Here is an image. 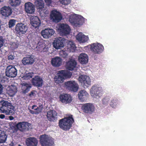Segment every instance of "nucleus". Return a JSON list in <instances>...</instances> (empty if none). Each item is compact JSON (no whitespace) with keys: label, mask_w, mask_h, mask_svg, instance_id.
Listing matches in <instances>:
<instances>
[{"label":"nucleus","mask_w":146,"mask_h":146,"mask_svg":"<svg viewBox=\"0 0 146 146\" xmlns=\"http://www.w3.org/2000/svg\"><path fill=\"white\" fill-rule=\"evenodd\" d=\"M58 74H60L64 78H69L71 77L72 73L67 70H61L58 71Z\"/></svg>","instance_id":"obj_28"},{"label":"nucleus","mask_w":146,"mask_h":146,"mask_svg":"<svg viewBox=\"0 0 146 146\" xmlns=\"http://www.w3.org/2000/svg\"><path fill=\"white\" fill-rule=\"evenodd\" d=\"M4 40L1 36H0V48L2 47L3 44Z\"/></svg>","instance_id":"obj_47"},{"label":"nucleus","mask_w":146,"mask_h":146,"mask_svg":"<svg viewBox=\"0 0 146 146\" xmlns=\"http://www.w3.org/2000/svg\"><path fill=\"white\" fill-rule=\"evenodd\" d=\"M91 50L94 54H100L102 52L104 46L100 44L93 43L91 45Z\"/></svg>","instance_id":"obj_12"},{"label":"nucleus","mask_w":146,"mask_h":146,"mask_svg":"<svg viewBox=\"0 0 146 146\" xmlns=\"http://www.w3.org/2000/svg\"><path fill=\"white\" fill-rule=\"evenodd\" d=\"M76 38L80 42L84 43L87 42L88 39V37L83 35L81 33H79L76 36Z\"/></svg>","instance_id":"obj_27"},{"label":"nucleus","mask_w":146,"mask_h":146,"mask_svg":"<svg viewBox=\"0 0 146 146\" xmlns=\"http://www.w3.org/2000/svg\"><path fill=\"white\" fill-rule=\"evenodd\" d=\"M67 89L73 92H77L79 88L78 84L74 80H69L64 83Z\"/></svg>","instance_id":"obj_4"},{"label":"nucleus","mask_w":146,"mask_h":146,"mask_svg":"<svg viewBox=\"0 0 146 146\" xmlns=\"http://www.w3.org/2000/svg\"><path fill=\"white\" fill-rule=\"evenodd\" d=\"M5 116L3 114H1L0 115V118L1 119H3L5 117Z\"/></svg>","instance_id":"obj_55"},{"label":"nucleus","mask_w":146,"mask_h":146,"mask_svg":"<svg viewBox=\"0 0 146 146\" xmlns=\"http://www.w3.org/2000/svg\"><path fill=\"white\" fill-rule=\"evenodd\" d=\"M38 12L40 16L44 17L47 16L49 13V11L46 8L43 7V8L38 9Z\"/></svg>","instance_id":"obj_30"},{"label":"nucleus","mask_w":146,"mask_h":146,"mask_svg":"<svg viewBox=\"0 0 146 146\" xmlns=\"http://www.w3.org/2000/svg\"><path fill=\"white\" fill-rule=\"evenodd\" d=\"M45 3H46L48 5H50V4L51 3V0H44Z\"/></svg>","instance_id":"obj_51"},{"label":"nucleus","mask_w":146,"mask_h":146,"mask_svg":"<svg viewBox=\"0 0 146 146\" xmlns=\"http://www.w3.org/2000/svg\"><path fill=\"white\" fill-rule=\"evenodd\" d=\"M53 67H58L60 66L61 64H52Z\"/></svg>","instance_id":"obj_54"},{"label":"nucleus","mask_w":146,"mask_h":146,"mask_svg":"<svg viewBox=\"0 0 146 146\" xmlns=\"http://www.w3.org/2000/svg\"><path fill=\"white\" fill-rule=\"evenodd\" d=\"M62 60L60 57L56 56L52 58L51 64H61Z\"/></svg>","instance_id":"obj_35"},{"label":"nucleus","mask_w":146,"mask_h":146,"mask_svg":"<svg viewBox=\"0 0 146 146\" xmlns=\"http://www.w3.org/2000/svg\"><path fill=\"white\" fill-rule=\"evenodd\" d=\"M25 10L27 13L32 14L35 11V6L30 2H29L25 3Z\"/></svg>","instance_id":"obj_19"},{"label":"nucleus","mask_w":146,"mask_h":146,"mask_svg":"<svg viewBox=\"0 0 146 146\" xmlns=\"http://www.w3.org/2000/svg\"><path fill=\"white\" fill-rule=\"evenodd\" d=\"M42 110L40 107H37L36 110L35 111H36V114H39L42 111Z\"/></svg>","instance_id":"obj_48"},{"label":"nucleus","mask_w":146,"mask_h":146,"mask_svg":"<svg viewBox=\"0 0 146 146\" xmlns=\"http://www.w3.org/2000/svg\"><path fill=\"white\" fill-rule=\"evenodd\" d=\"M77 64H67L69 65L68 66H66V68L69 70L72 71L73 70H76L77 67H76V65ZM67 65V64H66Z\"/></svg>","instance_id":"obj_38"},{"label":"nucleus","mask_w":146,"mask_h":146,"mask_svg":"<svg viewBox=\"0 0 146 146\" xmlns=\"http://www.w3.org/2000/svg\"><path fill=\"white\" fill-rule=\"evenodd\" d=\"M55 32L53 29L48 28L42 30L41 32V34L44 38H47L50 37L54 34Z\"/></svg>","instance_id":"obj_16"},{"label":"nucleus","mask_w":146,"mask_h":146,"mask_svg":"<svg viewBox=\"0 0 146 146\" xmlns=\"http://www.w3.org/2000/svg\"><path fill=\"white\" fill-rule=\"evenodd\" d=\"M32 83L33 86L37 87H41L43 83L42 78L38 76H36L32 78Z\"/></svg>","instance_id":"obj_15"},{"label":"nucleus","mask_w":146,"mask_h":146,"mask_svg":"<svg viewBox=\"0 0 146 146\" xmlns=\"http://www.w3.org/2000/svg\"><path fill=\"white\" fill-rule=\"evenodd\" d=\"M66 47L67 51L72 52L75 51L76 48L74 43L70 41H69L67 42Z\"/></svg>","instance_id":"obj_26"},{"label":"nucleus","mask_w":146,"mask_h":146,"mask_svg":"<svg viewBox=\"0 0 146 146\" xmlns=\"http://www.w3.org/2000/svg\"><path fill=\"white\" fill-rule=\"evenodd\" d=\"M32 74L30 73L26 74V75L23 77L24 79L28 80L30 79L31 78H32Z\"/></svg>","instance_id":"obj_46"},{"label":"nucleus","mask_w":146,"mask_h":146,"mask_svg":"<svg viewBox=\"0 0 146 146\" xmlns=\"http://www.w3.org/2000/svg\"><path fill=\"white\" fill-rule=\"evenodd\" d=\"M65 39L62 37H59L56 38L53 43L54 47L58 49L63 47L65 43Z\"/></svg>","instance_id":"obj_11"},{"label":"nucleus","mask_w":146,"mask_h":146,"mask_svg":"<svg viewBox=\"0 0 146 146\" xmlns=\"http://www.w3.org/2000/svg\"><path fill=\"white\" fill-rule=\"evenodd\" d=\"M29 111L30 112L31 114H36L35 111H34L33 110H30Z\"/></svg>","instance_id":"obj_53"},{"label":"nucleus","mask_w":146,"mask_h":146,"mask_svg":"<svg viewBox=\"0 0 146 146\" xmlns=\"http://www.w3.org/2000/svg\"><path fill=\"white\" fill-rule=\"evenodd\" d=\"M66 64H77L75 59L72 57L69 58L68 61L66 62Z\"/></svg>","instance_id":"obj_42"},{"label":"nucleus","mask_w":146,"mask_h":146,"mask_svg":"<svg viewBox=\"0 0 146 146\" xmlns=\"http://www.w3.org/2000/svg\"><path fill=\"white\" fill-rule=\"evenodd\" d=\"M82 109L84 112L86 113H91L95 110V108L94 105L90 103L83 104Z\"/></svg>","instance_id":"obj_14"},{"label":"nucleus","mask_w":146,"mask_h":146,"mask_svg":"<svg viewBox=\"0 0 146 146\" xmlns=\"http://www.w3.org/2000/svg\"><path fill=\"white\" fill-rule=\"evenodd\" d=\"M38 143L37 139L34 137H29L26 141V143L27 146H36Z\"/></svg>","instance_id":"obj_21"},{"label":"nucleus","mask_w":146,"mask_h":146,"mask_svg":"<svg viewBox=\"0 0 146 146\" xmlns=\"http://www.w3.org/2000/svg\"><path fill=\"white\" fill-rule=\"evenodd\" d=\"M59 98L61 102L65 104L70 103L72 100L71 96L67 94L61 95Z\"/></svg>","instance_id":"obj_20"},{"label":"nucleus","mask_w":146,"mask_h":146,"mask_svg":"<svg viewBox=\"0 0 146 146\" xmlns=\"http://www.w3.org/2000/svg\"><path fill=\"white\" fill-rule=\"evenodd\" d=\"M12 13L11 8L9 6H4L1 8L0 9L1 14L5 17H8L10 16Z\"/></svg>","instance_id":"obj_17"},{"label":"nucleus","mask_w":146,"mask_h":146,"mask_svg":"<svg viewBox=\"0 0 146 146\" xmlns=\"http://www.w3.org/2000/svg\"><path fill=\"white\" fill-rule=\"evenodd\" d=\"M37 107L36 106L34 105L32 106V109H34V110L35 111L36 110V108Z\"/></svg>","instance_id":"obj_56"},{"label":"nucleus","mask_w":146,"mask_h":146,"mask_svg":"<svg viewBox=\"0 0 146 146\" xmlns=\"http://www.w3.org/2000/svg\"><path fill=\"white\" fill-rule=\"evenodd\" d=\"M110 100V98L109 97H106L102 100V103L103 104L106 105L108 104Z\"/></svg>","instance_id":"obj_41"},{"label":"nucleus","mask_w":146,"mask_h":146,"mask_svg":"<svg viewBox=\"0 0 146 146\" xmlns=\"http://www.w3.org/2000/svg\"><path fill=\"white\" fill-rule=\"evenodd\" d=\"M1 20L0 19V30L1 29Z\"/></svg>","instance_id":"obj_58"},{"label":"nucleus","mask_w":146,"mask_h":146,"mask_svg":"<svg viewBox=\"0 0 146 146\" xmlns=\"http://www.w3.org/2000/svg\"><path fill=\"white\" fill-rule=\"evenodd\" d=\"M60 55L63 58L66 57L68 55V54L65 50H62L60 52Z\"/></svg>","instance_id":"obj_45"},{"label":"nucleus","mask_w":146,"mask_h":146,"mask_svg":"<svg viewBox=\"0 0 146 146\" xmlns=\"http://www.w3.org/2000/svg\"><path fill=\"white\" fill-rule=\"evenodd\" d=\"M7 135L4 131L0 130V143H5L7 140Z\"/></svg>","instance_id":"obj_31"},{"label":"nucleus","mask_w":146,"mask_h":146,"mask_svg":"<svg viewBox=\"0 0 146 146\" xmlns=\"http://www.w3.org/2000/svg\"><path fill=\"white\" fill-rule=\"evenodd\" d=\"M21 0H9L10 5L12 7H15L19 5L21 3Z\"/></svg>","instance_id":"obj_36"},{"label":"nucleus","mask_w":146,"mask_h":146,"mask_svg":"<svg viewBox=\"0 0 146 146\" xmlns=\"http://www.w3.org/2000/svg\"><path fill=\"white\" fill-rule=\"evenodd\" d=\"M35 92H36L34 90L31 91L29 94V96L30 97L35 96L36 95Z\"/></svg>","instance_id":"obj_49"},{"label":"nucleus","mask_w":146,"mask_h":146,"mask_svg":"<svg viewBox=\"0 0 146 146\" xmlns=\"http://www.w3.org/2000/svg\"><path fill=\"white\" fill-rule=\"evenodd\" d=\"M6 75L9 77H15L17 74V70L12 66H8L6 70Z\"/></svg>","instance_id":"obj_13"},{"label":"nucleus","mask_w":146,"mask_h":146,"mask_svg":"<svg viewBox=\"0 0 146 146\" xmlns=\"http://www.w3.org/2000/svg\"><path fill=\"white\" fill-rule=\"evenodd\" d=\"M31 87V85L27 83H23L22 84V89L24 93L28 92Z\"/></svg>","instance_id":"obj_33"},{"label":"nucleus","mask_w":146,"mask_h":146,"mask_svg":"<svg viewBox=\"0 0 146 146\" xmlns=\"http://www.w3.org/2000/svg\"><path fill=\"white\" fill-rule=\"evenodd\" d=\"M64 80V78L63 76L60 74H57V75L54 78L55 82L57 84L62 83Z\"/></svg>","instance_id":"obj_32"},{"label":"nucleus","mask_w":146,"mask_h":146,"mask_svg":"<svg viewBox=\"0 0 146 146\" xmlns=\"http://www.w3.org/2000/svg\"><path fill=\"white\" fill-rule=\"evenodd\" d=\"M7 93L10 96H14L17 92V88L16 86L11 85L8 87L7 89Z\"/></svg>","instance_id":"obj_23"},{"label":"nucleus","mask_w":146,"mask_h":146,"mask_svg":"<svg viewBox=\"0 0 146 146\" xmlns=\"http://www.w3.org/2000/svg\"><path fill=\"white\" fill-rule=\"evenodd\" d=\"M15 20L14 19H11L9 21L8 23L9 28H11L15 25Z\"/></svg>","instance_id":"obj_43"},{"label":"nucleus","mask_w":146,"mask_h":146,"mask_svg":"<svg viewBox=\"0 0 146 146\" xmlns=\"http://www.w3.org/2000/svg\"><path fill=\"white\" fill-rule=\"evenodd\" d=\"M28 28L26 25L23 23H18L15 27L16 33L18 35H21L25 34Z\"/></svg>","instance_id":"obj_7"},{"label":"nucleus","mask_w":146,"mask_h":146,"mask_svg":"<svg viewBox=\"0 0 146 146\" xmlns=\"http://www.w3.org/2000/svg\"><path fill=\"white\" fill-rule=\"evenodd\" d=\"M58 30L60 34L62 36L69 34L71 31L68 25L64 23L59 24Z\"/></svg>","instance_id":"obj_9"},{"label":"nucleus","mask_w":146,"mask_h":146,"mask_svg":"<svg viewBox=\"0 0 146 146\" xmlns=\"http://www.w3.org/2000/svg\"><path fill=\"white\" fill-rule=\"evenodd\" d=\"M44 43L42 40H40L38 43L36 48L38 51L42 50L44 48Z\"/></svg>","instance_id":"obj_37"},{"label":"nucleus","mask_w":146,"mask_h":146,"mask_svg":"<svg viewBox=\"0 0 146 146\" xmlns=\"http://www.w3.org/2000/svg\"><path fill=\"white\" fill-rule=\"evenodd\" d=\"M14 107L11 104L7 101L0 102V110L1 112L6 115L13 114L14 113Z\"/></svg>","instance_id":"obj_2"},{"label":"nucleus","mask_w":146,"mask_h":146,"mask_svg":"<svg viewBox=\"0 0 146 146\" xmlns=\"http://www.w3.org/2000/svg\"><path fill=\"white\" fill-rule=\"evenodd\" d=\"M17 129L21 131H25L32 129L31 124L27 122H19L17 125Z\"/></svg>","instance_id":"obj_8"},{"label":"nucleus","mask_w":146,"mask_h":146,"mask_svg":"<svg viewBox=\"0 0 146 146\" xmlns=\"http://www.w3.org/2000/svg\"><path fill=\"white\" fill-rule=\"evenodd\" d=\"M3 0H0V2H3Z\"/></svg>","instance_id":"obj_59"},{"label":"nucleus","mask_w":146,"mask_h":146,"mask_svg":"<svg viewBox=\"0 0 146 146\" xmlns=\"http://www.w3.org/2000/svg\"><path fill=\"white\" fill-rule=\"evenodd\" d=\"M35 61L34 58L30 55H29L23 58L22 60L23 64H33Z\"/></svg>","instance_id":"obj_29"},{"label":"nucleus","mask_w":146,"mask_h":146,"mask_svg":"<svg viewBox=\"0 0 146 146\" xmlns=\"http://www.w3.org/2000/svg\"><path fill=\"white\" fill-rule=\"evenodd\" d=\"M35 4L38 10L43 8L44 6V4L42 0H36L35 2Z\"/></svg>","instance_id":"obj_34"},{"label":"nucleus","mask_w":146,"mask_h":146,"mask_svg":"<svg viewBox=\"0 0 146 146\" xmlns=\"http://www.w3.org/2000/svg\"><path fill=\"white\" fill-rule=\"evenodd\" d=\"M78 80L85 88H87L91 84V79L87 75L80 76L78 78Z\"/></svg>","instance_id":"obj_6"},{"label":"nucleus","mask_w":146,"mask_h":146,"mask_svg":"<svg viewBox=\"0 0 146 146\" xmlns=\"http://www.w3.org/2000/svg\"><path fill=\"white\" fill-rule=\"evenodd\" d=\"M50 18L53 22L58 23L61 20L62 17L60 13L56 10H54L50 13Z\"/></svg>","instance_id":"obj_10"},{"label":"nucleus","mask_w":146,"mask_h":146,"mask_svg":"<svg viewBox=\"0 0 146 146\" xmlns=\"http://www.w3.org/2000/svg\"><path fill=\"white\" fill-rule=\"evenodd\" d=\"M3 87L1 84H0V94H1L2 92Z\"/></svg>","instance_id":"obj_52"},{"label":"nucleus","mask_w":146,"mask_h":146,"mask_svg":"<svg viewBox=\"0 0 146 146\" xmlns=\"http://www.w3.org/2000/svg\"><path fill=\"white\" fill-rule=\"evenodd\" d=\"M57 113L54 110H50L47 113L46 116L48 120L50 121H56L57 119Z\"/></svg>","instance_id":"obj_18"},{"label":"nucleus","mask_w":146,"mask_h":146,"mask_svg":"<svg viewBox=\"0 0 146 146\" xmlns=\"http://www.w3.org/2000/svg\"><path fill=\"white\" fill-rule=\"evenodd\" d=\"M78 60L81 64H86L88 62V56L84 53H82L78 57Z\"/></svg>","instance_id":"obj_25"},{"label":"nucleus","mask_w":146,"mask_h":146,"mask_svg":"<svg viewBox=\"0 0 146 146\" xmlns=\"http://www.w3.org/2000/svg\"><path fill=\"white\" fill-rule=\"evenodd\" d=\"M88 94L85 90H82L78 93V96L79 99L82 101H84L87 100Z\"/></svg>","instance_id":"obj_24"},{"label":"nucleus","mask_w":146,"mask_h":146,"mask_svg":"<svg viewBox=\"0 0 146 146\" xmlns=\"http://www.w3.org/2000/svg\"><path fill=\"white\" fill-rule=\"evenodd\" d=\"M102 91L101 87L98 85H94L90 89V94L93 97L98 98L102 96Z\"/></svg>","instance_id":"obj_5"},{"label":"nucleus","mask_w":146,"mask_h":146,"mask_svg":"<svg viewBox=\"0 0 146 146\" xmlns=\"http://www.w3.org/2000/svg\"><path fill=\"white\" fill-rule=\"evenodd\" d=\"M18 146H21V145H19Z\"/></svg>","instance_id":"obj_60"},{"label":"nucleus","mask_w":146,"mask_h":146,"mask_svg":"<svg viewBox=\"0 0 146 146\" xmlns=\"http://www.w3.org/2000/svg\"><path fill=\"white\" fill-rule=\"evenodd\" d=\"M72 116L71 115L59 120L58 125L59 127L64 130L67 131L70 129L72 127V124L74 122Z\"/></svg>","instance_id":"obj_1"},{"label":"nucleus","mask_w":146,"mask_h":146,"mask_svg":"<svg viewBox=\"0 0 146 146\" xmlns=\"http://www.w3.org/2000/svg\"><path fill=\"white\" fill-rule=\"evenodd\" d=\"M118 101L117 99L115 98L112 100L110 103V106L112 108H114L116 107L118 104Z\"/></svg>","instance_id":"obj_39"},{"label":"nucleus","mask_w":146,"mask_h":146,"mask_svg":"<svg viewBox=\"0 0 146 146\" xmlns=\"http://www.w3.org/2000/svg\"><path fill=\"white\" fill-rule=\"evenodd\" d=\"M31 23L35 29L37 28L40 25V21L37 16L33 17L31 20Z\"/></svg>","instance_id":"obj_22"},{"label":"nucleus","mask_w":146,"mask_h":146,"mask_svg":"<svg viewBox=\"0 0 146 146\" xmlns=\"http://www.w3.org/2000/svg\"><path fill=\"white\" fill-rule=\"evenodd\" d=\"M78 21L80 19H77L73 16H70L69 17V21L72 23L75 24L76 23L77 20Z\"/></svg>","instance_id":"obj_40"},{"label":"nucleus","mask_w":146,"mask_h":146,"mask_svg":"<svg viewBox=\"0 0 146 146\" xmlns=\"http://www.w3.org/2000/svg\"><path fill=\"white\" fill-rule=\"evenodd\" d=\"M14 56L12 55H10L8 56V59L11 60H13L14 59Z\"/></svg>","instance_id":"obj_50"},{"label":"nucleus","mask_w":146,"mask_h":146,"mask_svg":"<svg viewBox=\"0 0 146 146\" xmlns=\"http://www.w3.org/2000/svg\"><path fill=\"white\" fill-rule=\"evenodd\" d=\"M9 118L10 120H13L14 119V117L12 116H9Z\"/></svg>","instance_id":"obj_57"},{"label":"nucleus","mask_w":146,"mask_h":146,"mask_svg":"<svg viewBox=\"0 0 146 146\" xmlns=\"http://www.w3.org/2000/svg\"><path fill=\"white\" fill-rule=\"evenodd\" d=\"M60 3L62 5H67L69 4L71 2V0H59Z\"/></svg>","instance_id":"obj_44"},{"label":"nucleus","mask_w":146,"mask_h":146,"mask_svg":"<svg viewBox=\"0 0 146 146\" xmlns=\"http://www.w3.org/2000/svg\"><path fill=\"white\" fill-rule=\"evenodd\" d=\"M40 142L42 146H52L54 144L53 139L48 135L44 134L40 137Z\"/></svg>","instance_id":"obj_3"}]
</instances>
